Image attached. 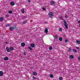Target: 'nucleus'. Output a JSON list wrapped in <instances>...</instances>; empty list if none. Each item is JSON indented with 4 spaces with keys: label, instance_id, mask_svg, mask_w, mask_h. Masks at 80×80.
<instances>
[{
    "label": "nucleus",
    "instance_id": "nucleus-30",
    "mask_svg": "<svg viewBox=\"0 0 80 80\" xmlns=\"http://www.w3.org/2000/svg\"><path fill=\"white\" fill-rule=\"evenodd\" d=\"M55 37L56 38H58V37H57V35H55Z\"/></svg>",
    "mask_w": 80,
    "mask_h": 80
},
{
    "label": "nucleus",
    "instance_id": "nucleus-44",
    "mask_svg": "<svg viewBox=\"0 0 80 80\" xmlns=\"http://www.w3.org/2000/svg\"><path fill=\"white\" fill-rule=\"evenodd\" d=\"M59 41H60V38H59Z\"/></svg>",
    "mask_w": 80,
    "mask_h": 80
},
{
    "label": "nucleus",
    "instance_id": "nucleus-11",
    "mask_svg": "<svg viewBox=\"0 0 80 80\" xmlns=\"http://www.w3.org/2000/svg\"><path fill=\"white\" fill-rule=\"evenodd\" d=\"M64 25L65 27L66 28H68V24H67V23H66L65 24H64Z\"/></svg>",
    "mask_w": 80,
    "mask_h": 80
},
{
    "label": "nucleus",
    "instance_id": "nucleus-2",
    "mask_svg": "<svg viewBox=\"0 0 80 80\" xmlns=\"http://www.w3.org/2000/svg\"><path fill=\"white\" fill-rule=\"evenodd\" d=\"M3 72L2 71H0V76H3Z\"/></svg>",
    "mask_w": 80,
    "mask_h": 80
},
{
    "label": "nucleus",
    "instance_id": "nucleus-23",
    "mask_svg": "<svg viewBox=\"0 0 80 80\" xmlns=\"http://www.w3.org/2000/svg\"><path fill=\"white\" fill-rule=\"evenodd\" d=\"M49 49L50 50H52V47H49Z\"/></svg>",
    "mask_w": 80,
    "mask_h": 80
},
{
    "label": "nucleus",
    "instance_id": "nucleus-43",
    "mask_svg": "<svg viewBox=\"0 0 80 80\" xmlns=\"http://www.w3.org/2000/svg\"><path fill=\"white\" fill-rule=\"evenodd\" d=\"M5 43H6V44H8V42H6Z\"/></svg>",
    "mask_w": 80,
    "mask_h": 80
},
{
    "label": "nucleus",
    "instance_id": "nucleus-29",
    "mask_svg": "<svg viewBox=\"0 0 80 80\" xmlns=\"http://www.w3.org/2000/svg\"><path fill=\"white\" fill-rule=\"evenodd\" d=\"M67 42H68V40H67V39H65V43H67Z\"/></svg>",
    "mask_w": 80,
    "mask_h": 80
},
{
    "label": "nucleus",
    "instance_id": "nucleus-33",
    "mask_svg": "<svg viewBox=\"0 0 80 80\" xmlns=\"http://www.w3.org/2000/svg\"><path fill=\"white\" fill-rule=\"evenodd\" d=\"M6 17H9V16L8 15H6Z\"/></svg>",
    "mask_w": 80,
    "mask_h": 80
},
{
    "label": "nucleus",
    "instance_id": "nucleus-10",
    "mask_svg": "<svg viewBox=\"0 0 80 80\" xmlns=\"http://www.w3.org/2000/svg\"><path fill=\"white\" fill-rule=\"evenodd\" d=\"M44 31H45V33H48V29L47 28H45V29Z\"/></svg>",
    "mask_w": 80,
    "mask_h": 80
},
{
    "label": "nucleus",
    "instance_id": "nucleus-31",
    "mask_svg": "<svg viewBox=\"0 0 80 80\" xmlns=\"http://www.w3.org/2000/svg\"><path fill=\"white\" fill-rule=\"evenodd\" d=\"M68 51H69V52H70V51H71V49L70 48H69L68 49Z\"/></svg>",
    "mask_w": 80,
    "mask_h": 80
},
{
    "label": "nucleus",
    "instance_id": "nucleus-15",
    "mask_svg": "<svg viewBox=\"0 0 80 80\" xmlns=\"http://www.w3.org/2000/svg\"><path fill=\"white\" fill-rule=\"evenodd\" d=\"M69 57L71 58V59H73V56L72 55H70Z\"/></svg>",
    "mask_w": 80,
    "mask_h": 80
},
{
    "label": "nucleus",
    "instance_id": "nucleus-34",
    "mask_svg": "<svg viewBox=\"0 0 80 80\" xmlns=\"http://www.w3.org/2000/svg\"><path fill=\"white\" fill-rule=\"evenodd\" d=\"M65 18H67V17H68V16H67V15H65Z\"/></svg>",
    "mask_w": 80,
    "mask_h": 80
},
{
    "label": "nucleus",
    "instance_id": "nucleus-6",
    "mask_svg": "<svg viewBox=\"0 0 80 80\" xmlns=\"http://www.w3.org/2000/svg\"><path fill=\"white\" fill-rule=\"evenodd\" d=\"M4 60L7 61V60H8V57H5L4 58Z\"/></svg>",
    "mask_w": 80,
    "mask_h": 80
},
{
    "label": "nucleus",
    "instance_id": "nucleus-21",
    "mask_svg": "<svg viewBox=\"0 0 80 80\" xmlns=\"http://www.w3.org/2000/svg\"><path fill=\"white\" fill-rule=\"evenodd\" d=\"M14 28L15 30H18V28L16 26H14Z\"/></svg>",
    "mask_w": 80,
    "mask_h": 80
},
{
    "label": "nucleus",
    "instance_id": "nucleus-8",
    "mask_svg": "<svg viewBox=\"0 0 80 80\" xmlns=\"http://www.w3.org/2000/svg\"><path fill=\"white\" fill-rule=\"evenodd\" d=\"M21 45L22 47H24L25 45V43L24 42H22L21 43Z\"/></svg>",
    "mask_w": 80,
    "mask_h": 80
},
{
    "label": "nucleus",
    "instance_id": "nucleus-39",
    "mask_svg": "<svg viewBox=\"0 0 80 80\" xmlns=\"http://www.w3.org/2000/svg\"><path fill=\"white\" fill-rule=\"evenodd\" d=\"M76 48H77V49H79V48H78V47H76Z\"/></svg>",
    "mask_w": 80,
    "mask_h": 80
},
{
    "label": "nucleus",
    "instance_id": "nucleus-41",
    "mask_svg": "<svg viewBox=\"0 0 80 80\" xmlns=\"http://www.w3.org/2000/svg\"><path fill=\"white\" fill-rule=\"evenodd\" d=\"M78 23H80V21H78Z\"/></svg>",
    "mask_w": 80,
    "mask_h": 80
},
{
    "label": "nucleus",
    "instance_id": "nucleus-47",
    "mask_svg": "<svg viewBox=\"0 0 80 80\" xmlns=\"http://www.w3.org/2000/svg\"><path fill=\"white\" fill-rule=\"evenodd\" d=\"M79 2H80V0H79Z\"/></svg>",
    "mask_w": 80,
    "mask_h": 80
},
{
    "label": "nucleus",
    "instance_id": "nucleus-20",
    "mask_svg": "<svg viewBox=\"0 0 80 80\" xmlns=\"http://www.w3.org/2000/svg\"><path fill=\"white\" fill-rule=\"evenodd\" d=\"M8 13L10 14H11V13H12V11H8Z\"/></svg>",
    "mask_w": 80,
    "mask_h": 80
},
{
    "label": "nucleus",
    "instance_id": "nucleus-1",
    "mask_svg": "<svg viewBox=\"0 0 80 80\" xmlns=\"http://www.w3.org/2000/svg\"><path fill=\"white\" fill-rule=\"evenodd\" d=\"M48 15L49 17H50V18L52 17V16H53V13L52 12H49L48 13Z\"/></svg>",
    "mask_w": 80,
    "mask_h": 80
},
{
    "label": "nucleus",
    "instance_id": "nucleus-25",
    "mask_svg": "<svg viewBox=\"0 0 80 80\" xmlns=\"http://www.w3.org/2000/svg\"><path fill=\"white\" fill-rule=\"evenodd\" d=\"M73 51L74 52H77V51L76 50V49H72Z\"/></svg>",
    "mask_w": 80,
    "mask_h": 80
},
{
    "label": "nucleus",
    "instance_id": "nucleus-18",
    "mask_svg": "<svg viewBox=\"0 0 80 80\" xmlns=\"http://www.w3.org/2000/svg\"><path fill=\"white\" fill-rule=\"evenodd\" d=\"M21 12H22V13H24V9L22 8L21 9Z\"/></svg>",
    "mask_w": 80,
    "mask_h": 80
},
{
    "label": "nucleus",
    "instance_id": "nucleus-5",
    "mask_svg": "<svg viewBox=\"0 0 80 80\" xmlns=\"http://www.w3.org/2000/svg\"><path fill=\"white\" fill-rule=\"evenodd\" d=\"M6 50L7 52H10V49H9V48L8 47H6Z\"/></svg>",
    "mask_w": 80,
    "mask_h": 80
},
{
    "label": "nucleus",
    "instance_id": "nucleus-40",
    "mask_svg": "<svg viewBox=\"0 0 80 80\" xmlns=\"http://www.w3.org/2000/svg\"><path fill=\"white\" fill-rule=\"evenodd\" d=\"M59 32H60V28H59Z\"/></svg>",
    "mask_w": 80,
    "mask_h": 80
},
{
    "label": "nucleus",
    "instance_id": "nucleus-45",
    "mask_svg": "<svg viewBox=\"0 0 80 80\" xmlns=\"http://www.w3.org/2000/svg\"><path fill=\"white\" fill-rule=\"evenodd\" d=\"M59 80H60V77H59Z\"/></svg>",
    "mask_w": 80,
    "mask_h": 80
},
{
    "label": "nucleus",
    "instance_id": "nucleus-13",
    "mask_svg": "<svg viewBox=\"0 0 80 80\" xmlns=\"http://www.w3.org/2000/svg\"><path fill=\"white\" fill-rule=\"evenodd\" d=\"M63 22H64V25H65L67 23V21H66L65 20H63Z\"/></svg>",
    "mask_w": 80,
    "mask_h": 80
},
{
    "label": "nucleus",
    "instance_id": "nucleus-35",
    "mask_svg": "<svg viewBox=\"0 0 80 80\" xmlns=\"http://www.w3.org/2000/svg\"><path fill=\"white\" fill-rule=\"evenodd\" d=\"M62 41V38H60V41Z\"/></svg>",
    "mask_w": 80,
    "mask_h": 80
},
{
    "label": "nucleus",
    "instance_id": "nucleus-12",
    "mask_svg": "<svg viewBox=\"0 0 80 80\" xmlns=\"http://www.w3.org/2000/svg\"><path fill=\"white\" fill-rule=\"evenodd\" d=\"M3 20V18L2 17H1L0 18V22H2Z\"/></svg>",
    "mask_w": 80,
    "mask_h": 80
},
{
    "label": "nucleus",
    "instance_id": "nucleus-7",
    "mask_svg": "<svg viewBox=\"0 0 80 80\" xmlns=\"http://www.w3.org/2000/svg\"><path fill=\"white\" fill-rule=\"evenodd\" d=\"M9 29H10V30L12 31V30H14V28H13V27H11L9 28Z\"/></svg>",
    "mask_w": 80,
    "mask_h": 80
},
{
    "label": "nucleus",
    "instance_id": "nucleus-36",
    "mask_svg": "<svg viewBox=\"0 0 80 80\" xmlns=\"http://www.w3.org/2000/svg\"><path fill=\"white\" fill-rule=\"evenodd\" d=\"M62 77H60V80H62Z\"/></svg>",
    "mask_w": 80,
    "mask_h": 80
},
{
    "label": "nucleus",
    "instance_id": "nucleus-17",
    "mask_svg": "<svg viewBox=\"0 0 80 80\" xmlns=\"http://www.w3.org/2000/svg\"><path fill=\"white\" fill-rule=\"evenodd\" d=\"M9 49L10 50H13V48L12 47H10Z\"/></svg>",
    "mask_w": 80,
    "mask_h": 80
},
{
    "label": "nucleus",
    "instance_id": "nucleus-19",
    "mask_svg": "<svg viewBox=\"0 0 80 80\" xmlns=\"http://www.w3.org/2000/svg\"><path fill=\"white\" fill-rule=\"evenodd\" d=\"M49 77H50V78H53V75H52V74H51L50 75Z\"/></svg>",
    "mask_w": 80,
    "mask_h": 80
},
{
    "label": "nucleus",
    "instance_id": "nucleus-32",
    "mask_svg": "<svg viewBox=\"0 0 80 80\" xmlns=\"http://www.w3.org/2000/svg\"><path fill=\"white\" fill-rule=\"evenodd\" d=\"M78 59L79 60H80V56H79L78 57Z\"/></svg>",
    "mask_w": 80,
    "mask_h": 80
},
{
    "label": "nucleus",
    "instance_id": "nucleus-26",
    "mask_svg": "<svg viewBox=\"0 0 80 80\" xmlns=\"http://www.w3.org/2000/svg\"><path fill=\"white\" fill-rule=\"evenodd\" d=\"M6 26V27H11V25L9 24H7Z\"/></svg>",
    "mask_w": 80,
    "mask_h": 80
},
{
    "label": "nucleus",
    "instance_id": "nucleus-3",
    "mask_svg": "<svg viewBox=\"0 0 80 80\" xmlns=\"http://www.w3.org/2000/svg\"><path fill=\"white\" fill-rule=\"evenodd\" d=\"M30 46L31 47H32V48H33L35 47V44L34 43H31L30 45Z\"/></svg>",
    "mask_w": 80,
    "mask_h": 80
},
{
    "label": "nucleus",
    "instance_id": "nucleus-42",
    "mask_svg": "<svg viewBox=\"0 0 80 80\" xmlns=\"http://www.w3.org/2000/svg\"><path fill=\"white\" fill-rule=\"evenodd\" d=\"M24 55H26V53H25V52H24Z\"/></svg>",
    "mask_w": 80,
    "mask_h": 80
},
{
    "label": "nucleus",
    "instance_id": "nucleus-28",
    "mask_svg": "<svg viewBox=\"0 0 80 80\" xmlns=\"http://www.w3.org/2000/svg\"><path fill=\"white\" fill-rule=\"evenodd\" d=\"M32 78L34 79V80H35L36 79V77H32Z\"/></svg>",
    "mask_w": 80,
    "mask_h": 80
},
{
    "label": "nucleus",
    "instance_id": "nucleus-16",
    "mask_svg": "<svg viewBox=\"0 0 80 80\" xmlns=\"http://www.w3.org/2000/svg\"><path fill=\"white\" fill-rule=\"evenodd\" d=\"M33 75H35V76H36V75H37V72H33Z\"/></svg>",
    "mask_w": 80,
    "mask_h": 80
},
{
    "label": "nucleus",
    "instance_id": "nucleus-48",
    "mask_svg": "<svg viewBox=\"0 0 80 80\" xmlns=\"http://www.w3.org/2000/svg\"><path fill=\"white\" fill-rule=\"evenodd\" d=\"M79 25H80V24H79Z\"/></svg>",
    "mask_w": 80,
    "mask_h": 80
},
{
    "label": "nucleus",
    "instance_id": "nucleus-24",
    "mask_svg": "<svg viewBox=\"0 0 80 80\" xmlns=\"http://www.w3.org/2000/svg\"><path fill=\"white\" fill-rule=\"evenodd\" d=\"M28 48L30 50H32V49L31 48V47H28Z\"/></svg>",
    "mask_w": 80,
    "mask_h": 80
},
{
    "label": "nucleus",
    "instance_id": "nucleus-22",
    "mask_svg": "<svg viewBox=\"0 0 80 80\" xmlns=\"http://www.w3.org/2000/svg\"><path fill=\"white\" fill-rule=\"evenodd\" d=\"M27 23V21L26 20H25L23 22V23L24 24L25 23Z\"/></svg>",
    "mask_w": 80,
    "mask_h": 80
},
{
    "label": "nucleus",
    "instance_id": "nucleus-14",
    "mask_svg": "<svg viewBox=\"0 0 80 80\" xmlns=\"http://www.w3.org/2000/svg\"><path fill=\"white\" fill-rule=\"evenodd\" d=\"M77 43H78V45H80V41H77Z\"/></svg>",
    "mask_w": 80,
    "mask_h": 80
},
{
    "label": "nucleus",
    "instance_id": "nucleus-38",
    "mask_svg": "<svg viewBox=\"0 0 80 80\" xmlns=\"http://www.w3.org/2000/svg\"><path fill=\"white\" fill-rule=\"evenodd\" d=\"M44 23H47V22L46 21H45L44 22Z\"/></svg>",
    "mask_w": 80,
    "mask_h": 80
},
{
    "label": "nucleus",
    "instance_id": "nucleus-27",
    "mask_svg": "<svg viewBox=\"0 0 80 80\" xmlns=\"http://www.w3.org/2000/svg\"><path fill=\"white\" fill-rule=\"evenodd\" d=\"M42 9V10H44V11L46 10V9H45V8H44V7H43Z\"/></svg>",
    "mask_w": 80,
    "mask_h": 80
},
{
    "label": "nucleus",
    "instance_id": "nucleus-9",
    "mask_svg": "<svg viewBox=\"0 0 80 80\" xmlns=\"http://www.w3.org/2000/svg\"><path fill=\"white\" fill-rule=\"evenodd\" d=\"M50 4L51 5H53L54 3H55V2L53 1H50Z\"/></svg>",
    "mask_w": 80,
    "mask_h": 80
},
{
    "label": "nucleus",
    "instance_id": "nucleus-4",
    "mask_svg": "<svg viewBox=\"0 0 80 80\" xmlns=\"http://www.w3.org/2000/svg\"><path fill=\"white\" fill-rule=\"evenodd\" d=\"M15 3L13 2H10V5H12V6H13V5H14Z\"/></svg>",
    "mask_w": 80,
    "mask_h": 80
},
{
    "label": "nucleus",
    "instance_id": "nucleus-37",
    "mask_svg": "<svg viewBox=\"0 0 80 80\" xmlns=\"http://www.w3.org/2000/svg\"><path fill=\"white\" fill-rule=\"evenodd\" d=\"M28 2H31V1H30V0H28Z\"/></svg>",
    "mask_w": 80,
    "mask_h": 80
},
{
    "label": "nucleus",
    "instance_id": "nucleus-46",
    "mask_svg": "<svg viewBox=\"0 0 80 80\" xmlns=\"http://www.w3.org/2000/svg\"><path fill=\"white\" fill-rule=\"evenodd\" d=\"M62 30V29L61 28H60V31L61 32V31Z\"/></svg>",
    "mask_w": 80,
    "mask_h": 80
}]
</instances>
